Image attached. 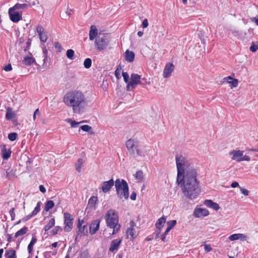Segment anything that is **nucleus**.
<instances>
[{
	"label": "nucleus",
	"instance_id": "nucleus-1",
	"mask_svg": "<svg viewBox=\"0 0 258 258\" xmlns=\"http://www.w3.org/2000/svg\"><path fill=\"white\" fill-rule=\"evenodd\" d=\"M177 168L176 183L180 185L183 196L189 200L196 199L201 192L198 169L182 155L175 156Z\"/></svg>",
	"mask_w": 258,
	"mask_h": 258
},
{
	"label": "nucleus",
	"instance_id": "nucleus-2",
	"mask_svg": "<svg viewBox=\"0 0 258 258\" xmlns=\"http://www.w3.org/2000/svg\"><path fill=\"white\" fill-rule=\"evenodd\" d=\"M65 105L72 108L74 113L80 114L86 105L85 95L81 91L72 90L67 92L63 97Z\"/></svg>",
	"mask_w": 258,
	"mask_h": 258
},
{
	"label": "nucleus",
	"instance_id": "nucleus-3",
	"mask_svg": "<svg viewBox=\"0 0 258 258\" xmlns=\"http://www.w3.org/2000/svg\"><path fill=\"white\" fill-rule=\"evenodd\" d=\"M107 226L113 230L112 235L116 234L119 230L120 225L118 223V218L117 213L112 209L109 210L106 214Z\"/></svg>",
	"mask_w": 258,
	"mask_h": 258
},
{
	"label": "nucleus",
	"instance_id": "nucleus-4",
	"mask_svg": "<svg viewBox=\"0 0 258 258\" xmlns=\"http://www.w3.org/2000/svg\"><path fill=\"white\" fill-rule=\"evenodd\" d=\"M115 187L118 197L121 199L124 197L127 200L129 197V189L126 181L124 179H117L115 181Z\"/></svg>",
	"mask_w": 258,
	"mask_h": 258
},
{
	"label": "nucleus",
	"instance_id": "nucleus-5",
	"mask_svg": "<svg viewBox=\"0 0 258 258\" xmlns=\"http://www.w3.org/2000/svg\"><path fill=\"white\" fill-rule=\"evenodd\" d=\"M95 44L99 50H102L106 48L109 44V38L107 35H99L95 40Z\"/></svg>",
	"mask_w": 258,
	"mask_h": 258
},
{
	"label": "nucleus",
	"instance_id": "nucleus-6",
	"mask_svg": "<svg viewBox=\"0 0 258 258\" xmlns=\"http://www.w3.org/2000/svg\"><path fill=\"white\" fill-rule=\"evenodd\" d=\"M139 146V142L137 140L130 139L126 142V147L129 155L135 158V150Z\"/></svg>",
	"mask_w": 258,
	"mask_h": 258
},
{
	"label": "nucleus",
	"instance_id": "nucleus-7",
	"mask_svg": "<svg viewBox=\"0 0 258 258\" xmlns=\"http://www.w3.org/2000/svg\"><path fill=\"white\" fill-rule=\"evenodd\" d=\"M64 223L65 226L64 230L66 232H70L72 230L73 227V218L72 216L68 212L64 213Z\"/></svg>",
	"mask_w": 258,
	"mask_h": 258
},
{
	"label": "nucleus",
	"instance_id": "nucleus-8",
	"mask_svg": "<svg viewBox=\"0 0 258 258\" xmlns=\"http://www.w3.org/2000/svg\"><path fill=\"white\" fill-rule=\"evenodd\" d=\"M36 31L41 42H45L48 39L47 32L41 25H38L36 28Z\"/></svg>",
	"mask_w": 258,
	"mask_h": 258
},
{
	"label": "nucleus",
	"instance_id": "nucleus-9",
	"mask_svg": "<svg viewBox=\"0 0 258 258\" xmlns=\"http://www.w3.org/2000/svg\"><path fill=\"white\" fill-rule=\"evenodd\" d=\"M15 10L14 8H11L9 10V14L11 20L14 23H17L22 19V15L19 12H15Z\"/></svg>",
	"mask_w": 258,
	"mask_h": 258
},
{
	"label": "nucleus",
	"instance_id": "nucleus-10",
	"mask_svg": "<svg viewBox=\"0 0 258 258\" xmlns=\"http://www.w3.org/2000/svg\"><path fill=\"white\" fill-rule=\"evenodd\" d=\"M174 69V66L172 63H167L164 69L163 76L164 78H169Z\"/></svg>",
	"mask_w": 258,
	"mask_h": 258
},
{
	"label": "nucleus",
	"instance_id": "nucleus-11",
	"mask_svg": "<svg viewBox=\"0 0 258 258\" xmlns=\"http://www.w3.org/2000/svg\"><path fill=\"white\" fill-rule=\"evenodd\" d=\"M150 151H152V150H150L148 149H141L139 145L137 149L135 150V157H145L146 156H149Z\"/></svg>",
	"mask_w": 258,
	"mask_h": 258
},
{
	"label": "nucleus",
	"instance_id": "nucleus-12",
	"mask_svg": "<svg viewBox=\"0 0 258 258\" xmlns=\"http://www.w3.org/2000/svg\"><path fill=\"white\" fill-rule=\"evenodd\" d=\"M115 184V182L114 181L113 179H111L108 181H104L103 182L102 190L104 193H106L109 191L111 188V187Z\"/></svg>",
	"mask_w": 258,
	"mask_h": 258
},
{
	"label": "nucleus",
	"instance_id": "nucleus-13",
	"mask_svg": "<svg viewBox=\"0 0 258 258\" xmlns=\"http://www.w3.org/2000/svg\"><path fill=\"white\" fill-rule=\"evenodd\" d=\"M229 154L232 155L231 159L238 162L242 161L243 152L240 150H233L230 152Z\"/></svg>",
	"mask_w": 258,
	"mask_h": 258
},
{
	"label": "nucleus",
	"instance_id": "nucleus-14",
	"mask_svg": "<svg viewBox=\"0 0 258 258\" xmlns=\"http://www.w3.org/2000/svg\"><path fill=\"white\" fill-rule=\"evenodd\" d=\"M121 239H116L113 240L111 242L110 246L109 248V250L112 252L116 251L121 242Z\"/></svg>",
	"mask_w": 258,
	"mask_h": 258
},
{
	"label": "nucleus",
	"instance_id": "nucleus-15",
	"mask_svg": "<svg viewBox=\"0 0 258 258\" xmlns=\"http://www.w3.org/2000/svg\"><path fill=\"white\" fill-rule=\"evenodd\" d=\"M100 220L99 219L93 221L90 226V233L93 235L96 233L97 231L99 229L100 226Z\"/></svg>",
	"mask_w": 258,
	"mask_h": 258
},
{
	"label": "nucleus",
	"instance_id": "nucleus-16",
	"mask_svg": "<svg viewBox=\"0 0 258 258\" xmlns=\"http://www.w3.org/2000/svg\"><path fill=\"white\" fill-rule=\"evenodd\" d=\"M209 214V211L206 209L197 208L195 210L194 215L196 217L206 216Z\"/></svg>",
	"mask_w": 258,
	"mask_h": 258
},
{
	"label": "nucleus",
	"instance_id": "nucleus-17",
	"mask_svg": "<svg viewBox=\"0 0 258 258\" xmlns=\"http://www.w3.org/2000/svg\"><path fill=\"white\" fill-rule=\"evenodd\" d=\"M247 237L242 233L233 234L229 237V239L231 241L236 240H240L241 241H245L246 240Z\"/></svg>",
	"mask_w": 258,
	"mask_h": 258
},
{
	"label": "nucleus",
	"instance_id": "nucleus-18",
	"mask_svg": "<svg viewBox=\"0 0 258 258\" xmlns=\"http://www.w3.org/2000/svg\"><path fill=\"white\" fill-rule=\"evenodd\" d=\"M204 204L207 207L211 208L215 211H218L220 209L219 205L211 200H205Z\"/></svg>",
	"mask_w": 258,
	"mask_h": 258
},
{
	"label": "nucleus",
	"instance_id": "nucleus-19",
	"mask_svg": "<svg viewBox=\"0 0 258 258\" xmlns=\"http://www.w3.org/2000/svg\"><path fill=\"white\" fill-rule=\"evenodd\" d=\"M223 80L224 81H227L228 83L230 84L231 88H235L238 86V80L236 79L233 78L231 76L225 77L223 79Z\"/></svg>",
	"mask_w": 258,
	"mask_h": 258
},
{
	"label": "nucleus",
	"instance_id": "nucleus-20",
	"mask_svg": "<svg viewBox=\"0 0 258 258\" xmlns=\"http://www.w3.org/2000/svg\"><path fill=\"white\" fill-rule=\"evenodd\" d=\"M98 34V30L96 26L92 25L89 32V39L91 40L94 39Z\"/></svg>",
	"mask_w": 258,
	"mask_h": 258
},
{
	"label": "nucleus",
	"instance_id": "nucleus-21",
	"mask_svg": "<svg viewBox=\"0 0 258 258\" xmlns=\"http://www.w3.org/2000/svg\"><path fill=\"white\" fill-rule=\"evenodd\" d=\"M15 113L12 110V109L8 107L7 108V112L6 114V118L7 120H11L15 118Z\"/></svg>",
	"mask_w": 258,
	"mask_h": 258
},
{
	"label": "nucleus",
	"instance_id": "nucleus-22",
	"mask_svg": "<svg viewBox=\"0 0 258 258\" xmlns=\"http://www.w3.org/2000/svg\"><path fill=\"white\" fill-rule=\"evenodd\" d=\"M125 60L128 62H132L135 58V54L133 51L127 50L125 52Z\"/></svg>",
	"mask_w": 258,
	"mask_h": 258
},
{
	"label": "nucleus",
	"instance_id": "nucleus-23",
	"mask_svg": "<svg viewBox=\"0 0 258 258\" xmlns=\"http://www.w3.org/2000/svg\"><path fill=\"white\" fill-rule=\"evenodd\" d=\"M2 156L4 159H8L11 156V151L10 150H7L6 145H4L3 147L2 150Z\"/></svg>",
	"mask_w": 258,
	"mask_h": 258
},
{
	"label": "nucleus",
	"instance_id": "nucleus-24",
	"mask_svg": "<svg viewBox=\"0 0 258 258\" xmlns=\"http://www.w3.org/2000/svg\"><path fill=\"white\" fill-rule=\"evenodd\" d=\"M166 222V218L165 217L162 216L159 218L155 224L156 227L158 230H161L163 227V224Z\"/></svg>",
	"mask_w": 258,
	"mask_h": 258
},
{
	"label": "nucleus",
	"instance_id": "nucleus-25",
	"mask_svg": "<svg viewBox=\"0 0 258 258\" xmlns=\"http://www.w3.org/2000/svg\"><path fill=\"white\" fill-rule=\"evenodd\" d=\"M5 255L6 258H17L16 251L13 249L6 250Z\"/></svg>",
	"mask_w": 258,
	"mask_h": 258
},
{
	"label": "nucleus",
	"instance_id": "nucleus-26",
	"mask_svg": "<svg viewBox=\"0 0 258 258\" xmlns=\"http://www.w3.org/2000/svg\"><path fill=\"white\" fill-rule=\"evenodd\" d=\"M98 199L97 197L92 196L91 197L88 201V206L94 207V209H96V205L97 204Z\"/></svg>",
	"mask_w": 258,
	"mask_h": 258
},
{
	"label": "nucleus",
	"instance_id": "nucleus-27",
	"mask_svg": "<svg viewBox=\"0 0 258 258\" xmlns=\"http://www.w3.org/2000/svg\"><path fill=\"white\" fill-rule=\"evenodd\" d=\"M35 61V59L31 56L25 57L23 60V62L27 66H31Z\"/></svg>",
	"mask_w": 258,
	"mask_h": 258
},
{
	"label": "nucleus",
	"instance_id": "nucleus-28",
	"mask_svg": "<svg viewBox=\"0 0 258 258\" xmlns=\"http://www.w3.org/2000/svg\"><path fill=\"white\" fill-rule=\"evenodd\" d=\"M7 177L9 179H13L15 177L16 170L12 169H8L6 171Z\"/></svg>",
	"mask_w": 258,
	"mask_h": 258
},
{
	"label": "nucleus",
	"instance_id": "nucleus-29",
	"mask_svg": "<svg viewBox=\"0 0 258 258\" xmlns=\"http://www.w3.org/2000/svg\"><path fill=\"white\" fill-rule=\"evenodd\" d=\"M78 231H77L78 235H80L81 236L87 235L88 234V231L87 229L86 225H84L79 228Z\"/></svg>",
	"mask_w": 258,
	"mask_h": 258
},
{
	"label": "nucleus",
	"instance_id": "nucleus-30",
	"mask_svg": "<svg viewBox=\"0 0 258 258\" xmlns=\"http://www.w3.org/2000/svg\"><path fill=\"white\" fill-rule=\"evenodd\" d=\"M30 6V4H20L18 3V4H16L12 8L15 10H19V9L25 10V9H27Z\"/></svg>",
	"mask_w": 258,
	"mask_h": 258
},
{
	"label": "nucleus",
	"instance_id": "nucleus-31",
	"mask_svg": "<svg viewBox=\"0 0 258 258\" xmlns=\"http://www.w3.org/2000/svg\"><path fill=\"white\" fill-rule=\"evenodd\" d=\"M84 163V160L82 158H79L77 162L75 164V167L76 170L80 172L81 171L82 165Z\"/></svg>",
	"mask_w": 258,
	"mask_h": 258
},
{
	"label": "nucleus",
	"instance_id": "nucleus-32",
	"mask_svg": "<svg viewBox=\"0 0 258 258\" xmlns=\"http://www.w3.org/2000/svg\"><path fill=\"white\" fill-rule=\"evenodd\" d=\"M127 236H130V238L133 239L136 237L135 230L133 228H128L126 232Z\"/></svg>",
	"mask_w": 258,
	"mask_h": 258
},
{
	"label": "nucleus",
	"instance_id": "nucleus-33",
	"mask_svg": "<svg viewBox=\"0 0 258 258\" xmlns=\"http://www.w3.org/2000/svg\"><path fill=\"white\" fill-rule=\"evenodd\" d=\"M28 229L27 227L25 226L20 230H18L15 235V237L17 238L19 236L25 234L28 231Z\"/></svg>",
	"mask_w": 258,
	"mask_h": 258
},
{
	"label": "nucleus",
	"instance_id": "nucleus-34",
	"mask_svg": "<svg viewBox=\"0 0 258 258\" xmlns=\"http://www.w3.org/2000/svg\"><path fill=\"white\" fill-rule=\"evenodd\" d=\"M139 84H137L132 81H130L127 84L126 86V90L127 91H132L133 89H134Z\"/></svg>",
	"mask_w": 258,
	"mask_h": 258
},
{
	"label": "nucleus",
	"instance_id": "nucleus-35",
	"mask_svg": "<svg viewBox=\"0 0 258 258\" xmlns=\"http://www.w3.org/2000/svg\"><path fill=\"white\" fill-rule=\"evenodd\" d=\"M55 224V220L54 218H51L48 223L45 226L44 230L45 231H47L49 230L50 228L53 227L54 226Z\"/></svg>",
	"mask_w": 258,
	"mask_h": 258
},
{
	"label": "nucleus",
	"instance_id": "nucleus-36",
	"mask_svg": "<svg viewBox=\"0 0 258 258\" xmlns=\"http://www.w3.org/2000/svg\"><path fill=\"white\" fill-rule=\"evenodd\" d=\"M37 239L35 236L32 237V239L28 245V250L29 253H31L33 250V246L35 243L36 242Z\"/></svg>",
	"mask_w": 258,
	"mask_h": 258
},
{
	"label": "nucleus",
	"instance_id": "nucleus-37",
	"mask_svg": "<svg viewBox=\"0 0 258 258\" xmlns=\"http://www.w3.org/2000/svg\"><path fill=\"white\" fill-rule=\"evenodd\" d=\"M54 205V204L52 201H48L45 203L44 209L47 212L52 209Z\"/></svg>",
	"mask_w": 258,
	"mask_h": 258
},
{
	"label": "nucleus",
	"instance_id": "nucleus-38",
	"mask_svg": "<svg viewBox=\"0 0 258 258\" xmlns=\"http://www.w3.org/2000/svg\"><path fill=\"white\" fill-rule=\"evenodd\" d=\"M141 76L137 74H132L131 76V80L139 84Z\"/></svg>",
	"mask_w": 258,
	"mask_h": 258
},
{
	"label": "nucleus",
	"instance_id": "nucleus-39",
	"mask_svg": "<svg viewBox=\"0 0 258 258\" xmlns=\"http://www.w3.org/2000/svg\"><path fill=\"white\" fill-rule=\"evenodd\" d=\"M67 122H70L71 123V126L72 127H76L78 125L82 122H83L84 121H80V122H76L75 120H73L70 118H68L66 120Z\"/></svg>",
	"mask_w": 258,
	"mask_h": 258
},
{
	"label": "nucleus",
	"instance_id": "nucleus-40",
	"mask_svg": "<svg viewBox=\"0 0 258 258\" xmlns=\"http://www.w3.org/2000/svg\"><path fill=\"white\" fill-rule=\"evenodd\" d=\"M92 60L90 58H86L84 61V67L89 69L91 67Z\"/></svg>",
	"mask_w": 258,
	"mask_h": 258
},
{
	"label": "nucleus",
	"instance_id": "nucleus-41",
	"mask_svg": "<svg viewBox=\"0 0 258 258\" xmlns=\"http://www.w3.org/2000/svg\"><path fill=\"white\" fill-rule=\"evenodd\" d=\"M176 224L175 220H171L167 222V230H170Z\"/></svg>",
	"mask_w": 258,
	"mask_h": 258
},
{
	"label": "nucleus",
	"instance_id": "nucleus-42",
	"mask_svg": "<svg viewBox=\"0 0 258 258\" xmlns=\"http://www.w3.org/2000/svg\"><path fill=\"white\" fill-rule=\"evenodd\" d=\"M67 56L68 58L70 59H74V51L73 49H69L67 51L66 53Z\"/></svg>",
	"mask_w": 258,
	"mask_h": 258
},
{
	"label": "nucleus",
	"instance_id": "nucleus-43",
	"mask_svg": "<svg viewBox=\"0 0 258 258\" xmlns=\"http://www.w3.org/2000/svg\"><path fill=\"white\" fill-rule=\"evenodd\" d=\"M41 202H38L36 207L34 208L32 212V215H36L40 211Z\"/></svg>",
	"mask_w": 258,
	"mask_h": 258
},
{
	"label": "nucleus",
	"instance_id": "nucleus-44",
	"mask_svg": "<svg viewBox=\"0 0 258 258\" xmlns=\"http://www.w3.org/2000/svg\"><path fill=\"white\" fill-rule=\"evenodd\" d=\"M18 134L16 133H12L8 135V139L11 141L16 140Z\"/></svg>",
	"mask_w": 258,
	"mask_h": 258
},
{
	"label": "nucleus",
	"instance_id": "nucleus-45",
	"mask_svg": "<svg viewBox=\"0 0 258 258\" xmlns=\"http://www.w3.org/2000/svg\"><path fill=\"white\" fill-rule=\"evenodd\" d=\"M80 128L84 132H90L91 130V126L89 125H82Z\"/></svg>",
	"mask_w": 258,
	"mask_h": 258
},
{
	"label": "nucleus",
	"instance_id": "nucleus-46",
	"mask_svg": "<svg viewBox=\"0 0 258 258\" xmlns=\"http://www.w3.org/2000/svg\"><path fill=\"white\" fill-rule=\"evenodd\" d=\"M136 177L137 179L141 180L143 177V172L142 171L139 170L136 173Z\"/></svg>",
	"mask_w": 258,
	"mask_h": 258
},
{
	"label": "nucleus",
	"instance_id": "nucleus-47",
	"mask_svg": "<svg viewBox=\"0 0 258 258\" xmlns=\"http://www.w3.org/2000/svg\"><path fill=\"white\" fill-rule=\"evenodd\" d=\"M122 76L123 78L124 81L125 83H128L129 81V76L127 72H122Z\"/></svg>",
	"mask_w": 258,
	"mask_h": 258
},
{
	"label": "nucleus",
	"instance_id": "nucleus-48",
	"mask_svg": "<svg viewBox=\"0 0 258 258\" xmlns=\"http://www.w3.org/2000/svg\"><path fill=\"white\" fill-rule=\"evenodd\" d=\"M59 230H61V228L59 226L55 227L51 231L53 235H56Z\"/></svg>",
	"mask_w": 258,
	"mask_h": 258
},
{
	"label": "nucleus",
	"instance_id": "nucleus-49",
	"mask_svg": "<svg viewBox=\"0 0 258 258\" xmlns=\"http://www.w3.org/2000/svg\"><path fill=\"white\" fill-rule=\"evenodd\" d=\"M47 49H46V47H43V53L44 54V59H43V61H44V63L45 62V60L46 59H47Z\"/></svg>",
	"mask_w": 258,
	"mask_h": 258
},
{
	"label": "nucleus",
	"instance_id": "nucleus-50",
	"mask_svg": "<svg viewBox=\"0 0 258 258\" xmlns=\"http://www.w3.org/2000/svg\"><path fill=\"white\" fill-rule=\"evenodd\" d=\"M147 84H148V82L147 81L146 79H145L144 78H141V77H140V82H139L140 85H142V86H145Z\"/></svg>",
	"mask_w": 258,
	"mask_h": 258
},
{
	"label": "nucleus",
	"instance_id": "nucleus-51",
	"mask_svg": "<svg viewBox=\"0 0 258 258\" xmlns=\"http://www.w3.org/2000/svg\"><path fill=\"white\" fill-rule=\"evenodd\" d=\"M249 49L252 52H255L258 49V46L257 45H255L254 44H252L250 48Z\"/></svg>",
	"mask_w": 258,
	"mask_h": 258
},
{
	"label": "nucleus",
	"instance_id": "nucleus-52",
	"mask_svg": "<svg viewBox=\"0 0 258 258\" xmlns=\"http://www.w3.org/2000/svg\"><path fill=\"white\" fill-rule=\"evenodd\" d=\"M121 68H117L115 71V75L117 79L120 78V72Z\"/></svg>",
	"mask_w": 258,
	"mask_h": 258
},
{
	"label": "nucleus",
	"instance_id": "nucleus-53",
	"mask_svg": "<svg viewBox=\"0 0 258 258\" xmlns=\"http://www.w3.org/2000/svg\"><path fill=\"white\" fill-rule=\"evenodd\" d=\"M170 230H167V228L166 229V231L163 234L161 235V240L163 242H165V238H166V235L167 234V233L170 231Z\"/></svg>",
	"mask_w": 258,
	"mask_h": 258
},
{
	"label": "nucleus",
	"instance_id": "nucleus-54",
	"mask_svg": "<svg viewBox=\"0 0 258 258\" xmlns=\"http://www.w3.org/2000/svg\"><path fill=\"white\" fill-rule=\"evenodd\" d=\"M240 188L241 192L242 194H243L244 196H247L248 195L249 191L247 189L244 188Z\"/></svg>",
	"mask_w": 258,
	"mask_h": 258
},
{
	"label": "nucleus",
	"instance_id": "nucleus-55",
	"mask_svg": "<svg viewBox=\"0 0 258 258\" xmlns=\"http://www.w3.org/2000/svg\"><path fill=\"white\" fill-rule=\"evenodd\" d=\"M205 250L206 252H209L212 250V248L211 247L210 244H205L204 245Z\"/></svg>",
	"mask_w": 258,
	"mask_h": 258
},
{
	"label": "nucleus",
	"instance_id": "nucleus-56",
	"mask_svg": "<svg viewBox=\"0 0 258 258\" xmlns=\"http://www.w3.org/2000/svg\"><path fill=\"white\" fill-rule=\"evenodd\" d=\"M4 70L5 71L9 72L12 70V67L11 64H8L4 68Z\"/></svg>",
	"mask_w": 258,
	"mask_h": 258
},
{
	"label": "nucleus",
	"instance_id": "nucleus-57",
	"mask_svg": "<svg viewBox=\"0 0 258 258\" xmlns=\"http://www.w3.org/2000/svg\"><path fill=\"white\" fill-rule=\"evenodd\" d=\"M15 209L14 208H12L10 210V214L11 215L12 220H14L15 217V214L14 213Z\"/></svg>",
	"mask_w": 258,
	"mask_h": 258
},
{
	"label": "nucleus",
	"instance_id": "nucleus-58",
	"mask_svg": "<svg viewBox=\"0 0 258 258\" xmlns=\"http://www.w3.org/2000/svg\"><path fill=\"white\" fill-rule=\"evenodd\" d=\"M33 216H34V215H32V213L31 214H29L28 215L25 216L22 219V221H26L28 220H29L30 218H31Z\"/></svg>",
	"mask_w": 258,
	"mask_h": 258
},
{
	"label": "nucleus",
	"instance_id": "nucleus-59",
	"mask_svg": "<svg viewBox=\"0 0 258 258\" xmlns=\"http://www.w3.org/2000/svg\"><path fill=\"white\" fill-rule=\"evenodd\" d=\"M148 26V21L147 19H145L142 22L143 28H145L147 27Z\"/></svg>",
	"mask_w": 258,
	"mask_h": 258
},
{
	"label": "nucleus",
	"instance_id": "nucleus-60",
	"mask_svg": "<svg viewBox=\"0 0 258 258\" xmlns=\"http://www.w3.org/2000/svg\"><path fill=\"white\" fill-rule=\"evenodd\" d=\"M54 46L56 48H57L59 50V51H60L62 49L61 46L58 42H55Z\"/></svg>",
	"mask_w": 258,
	"mask_h": 258
},
{
	"label": "nucleus",
	"instance_id": "nucleus-61",
	"mask_svg": "<svg viewBox=\"0 0 258 258\" xmlns=\"http://www.w3.org/2000/svg\"><path fill=\"white\" fill-rule=\"evenodd\" d=\"M136 193L135 191L132 192L130 198L132 200L135 201L136 199Z\"/></svg>",
	"mask_w": 258,
	"mask_h": 258
},
{
	"label": "nucleus",
	"instance_id": "nucleus-62",
	"mask_svg": "<svg viewBox=\"0 0 258 258\" xmlns=\"http://www.w3.org/2000/svg\"><path fill=\"white\" fill-rule=\"evenodd\" d=\"M250 158L248 156L244 155L242 156V161H249Z\"/></svg>",
	"mask_w": 258,
	"mask_h": 258
},
{
	"label": "nucleus",
	"instance_id": "nucleus-63",
	"mask_svg": "<svg viewBox=\"0 0 258 258\" xmlns=\"http://www.w3.org/2000/svg\"><path fill=\"white\" fill-rule=\"evenodd\" d=\"M231 186L233 188H235L236 187L239 186V184L237 182L234 181L231 183Z\"/></svg>",
	"mask_w": 258,
	"mask_h": 258
},
{
	"label": "nucleus",
	"instance_id": "nucleus-64",
	"mask_svg": "<svg viewBox=\"0 0 258 258\" xmlns=\"http://www.w3.org/2000/svg\"><path fill=\"white\" fill-rule=\"evenodd\" d=\"M39 189L43 193H44L46 191L45 188L43 185H40L39 186Z\"/></svg>",
	"mask_w": 258,
	"mask_h": 258
}]
</instances>
